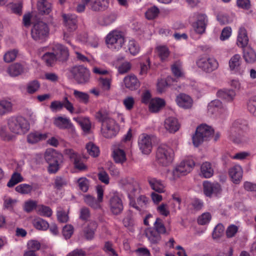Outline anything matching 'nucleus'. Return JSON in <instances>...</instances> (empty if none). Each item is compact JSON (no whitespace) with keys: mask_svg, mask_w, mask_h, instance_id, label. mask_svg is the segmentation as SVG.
<instances>
[{"mask_svg":"<svg viewBox=\"0 0 256 256\" xmlns=\"http://www.w3.org/2000/svg\"><path fill=\"white\" fill-rule=\"evenodd\" d=\"M64 153L73 162L75 168L81 172L88 170V166L82 162L80 156L73 150L66 149Z\"/></svg>","mask_w":256,"mask_h":256,"instance_id":"nucleus-15","label":"nucleus"},{"mask_svg":"<svg viewBox=\"0 0 256 256\" xmlns=\"http://www.w3.org/2000/svg\"><path fill=\"white\" fill-rule=\"evenodd\" d=\"M128 148L124 146L114 144L112 148V156L116 163L123 164L126 160L124 150Z\"/></svg>","mask_w":256,"mask_h":256,"instance_id":"nucleus-21","label":"nucleus"},{"mask_svg":"<svg viewBox=\"0 0 256 256\" xmlns=\"http://www.w3.org/2000/svg\"><path fill=\"white\" fill-rule=\"evenodd\" d=\"M84 200L86 204L94 209H98L101 208V204L92 196L90 194L84 195Z\"/></svg>","mask_w":256,"mask_h":256,"instance_id":"nucleus-51","label":"nucleus"},{"mask_svg":"<svg viewBox=\"0 0 256 256\" xmlns=\"http://www.w3.org/2000/svg\"><path fill=\"white\" fill-rule=\"evenodd\" d=\"M108 205L110 212L114 214H118L123 210V202L120 195L114 192L110 194L108 200Z\"/></svg>","mask_w":256,"mask_h":256,"instance_id":"nucleus-10","label":"nucleus"},{"mask_svg":"<svg viewBox=\"0 0 256 256\" xmlns=\"http://www.w3.org/2000/svg\"><path fill=\"white\" fill-rule=\"evenodd\" d=\"M172 72L173 74L176 78H182L184 76V74L182 68V64L179 62L174 63L171 67Z\"/></svg>","mask_w":256,"mask_h":256,"instance_id":"nucleus-54","label":"nucleus"},{"mask_svg":"<svg viewBox=\"0 0 256 256\" xmlns=\"http://www.w3.org/2000/svg\"><path fill=\"white\" fill-rule=\"evenodd\" d=\"M146 235L151 244H157L161 240L160 234L151 228L146 230Z\"/></svg>","mask_w":256,"mask_h":256,"instance_id":"nucleus-42","label":"nucleus"},{"mask_svg":"<svg viewBox=\"0 0 256 256\" xmlns=\"http://www.w3.org/2000/svg\"><path fill=\"white\" fill-rule=\"evenodd\" d=\"M174 152L172 148L165 144H162L158 148L156 160L158 164L162 166L170 165L174 159Z\"/></svg>","mask_w":256,"mask_h":256,"instance_id":"nucleus-5","label":"nucleus"},{"mask_svg":"<svg viewBox=\"0 0 256 256\" xmlns=\"http://www.w3.org/2000/svg\"><path fill=\"white\" fill-rule=\"evenodd\" d=\"M112 82L111 78H100L99 86L103 91H108L111 88Z\"/></svg>","mask_w":256,"mask_h":256,"instance_id":"nucleus-64","label":"nucleus"},{"mask_svg":"<svg viewBox=\"0 0 256 256\" xmlns=\"http://www.w3.org/2000/svg\"><path fill=\"white\" fill-rule=\"evenodd\" d=\"M124 84L126 88L130 90H135L140 86V82L137 77L132 74H130L124 78Z\"/></svg>","mask_w":256,"mask_h":256,"instance_id":"nucleus-26","label":"nucleus"},{"mask_svg":"<svg viewBox=\"0 0 256 256\" xmlns=\"http://www.w3.org/2000/svg\"><path fill=\"white\" fill-rule=\"evenodd\" d=\"M156 52L162 61L166 60L170 55L169 50L166 46H158L156 48Z\"/></svg>","mask_w":256,"mask_h":256,"instance_id":"nucleus-49","label":"nucleus"},{"mask_svg":"<svg viewBox=\"0 0 256 256\" xmlns=\"http://www.w3.org/2000/svg\"><path fill=\"white\" fill-rule=\"evenodd\" d=\"M74 95L76 98L79 102L84 104H87L89 101L88 94L84 92L74 90Z\"/></svg>","mask_w":256,"mask_h":256,"instance_id":"nucleus-58","label":"nucleus"},{"mask_svg":"<svg viewBox=\"0 0 256 256\" xmlns=\"http://www.w3.org/2000/svg\"><path fill=\"white\" fill-rule=\"evenodd\" d=\"M18 54V50L17 49H11L6 51L3 56V60L6 63H10L14 62Z\"/></svg>","mask_w":256,"mask_h":256,"instance_id":"nucleus-50","label":"nucleus"},{"mask_svg":"<svg viewBox=\"0 0 256 256\" xmlns=\"http://www.w3.org/2000/svg\"><path fill=\"white\" fill-rule=\"evenodd\" d=\"M138 145L143 154H148L152 152V140L149 135L146 134H141L138 138Z\"/></svg>","mask_w":256,"mask_h":256,"instance_id":"nucleus-19","label":"nucleus"},{"mask_svg":"<svg viewBox=\"0 0 256 256\" xmlns=\"http://www.w3.org/2000/svg\"><path fill=\"white\" fill-rule=\"evenodd\" d=\"M64 39L67 42L70 44L73 50H74V53L76 54V57L77 58L78 60L82 62H90V64L92 65H93L94 64H93V62H91V61H89L88 59V58L85 56L84 55H83L79 51H78V48H76V46H74V45L72 44L68 40V38H67V36H66V34H64Z\"/></svg>","mask_w":256,"mask_h":256,"instance_id":"nucleus-53","label":"nucleus"},{"mask_svg":"<svg viewBox=\"0 0 256 256\" xmlns=\"http://www.w3.org/2000/svg\"><path fill=\"white\" fill-rule=\"evenodd\" d=\"M48 133H42L38 132H32L27 136V140L30 144H36L40 141L46 140Z\"/></svg>","mask_w":256,"mask_h":256,"instance_id":"nucleus-37","label":"nucleus"},{"mask_svg":"<svg viewBox=\"0 0 256 256\" xmlns=\"http://www.w3.org/2000/svg\"><path fill=\"white\" fill-rule=\"evenodd\" d=\"M86 148L88 153L92 157L96 158L100 154L99 148L92 142H89L86 144Z\"/></svg>","mask_w":256,"mask_h":256,"instance_id":"nucleus-52","label":"nucleus"},{"mask_svg":"<svg viewBox=\"0 0 256 256\" xmlns=\"http://www.w3.org/2000/svg\"><path fill=\"white\" fill-rule=\"evenodd\" d=\"M228 174L232 181L236 184H238L241 181L243 170L240 165L236 164L231 167L228 170Z\"/></svg>","mask_w":256,"mask_h":256,"instance_id":"nucleus-24","label":"nucleus"},{"mask_svg":"<svg viewBox=\"0 0 256 256\" xmlns=\"http://www.w3.org/2000/svg\"><path fill=\"white\" fill-rule=\"evenodd\" d=\"M36 212L38 214L46 217H50L52 214V211L50 208L44 205H38Z\"/></svg>","mask_w":256,"mask_h":256,"instance_id":"nucleus-59","label":"nucleus"},{"mask_svg":"<svg viewBox=\"0 0 256 256\" xmlns=\"http://www.w3.org/2000/svg\"><path fill=\"white\" fill-rule=\"evenodd\" d=\"M73 120L76 122L81 126L84 132H88L90 130L91 124L88 118L74 117L73 118Z\"/></svg>","mask_w":256,"mask_h":256,"instance_id":"nucleus-47","label":"nucleus"},{"mask_svg":"<svg viewBox=\"0 0 256 256\" xmlns=\"http://www.w3.org/2000/svg\"><path fill=\"white\" fill-rule=\"evenodd\" d=\"M71 72L76 80L79 84H83L88 82L90 77L89 70L82 66H76L74 67Z\"/></svg>","mask_w":256,"mask_h":256,"instance_id":"nucleus-13","label":"nucleus"},{"mask_svg":"<svg viewBox=\"0 0 256 256\" xmlns=\"http://www.w3.org/2000/svg\"><path fill=\"white\" fill-rule=\"evenodd\" d=\"M148 182L151 188L154 192L162 194L166 191V184L164 181L155 178H149Z\"/></svg>","mask_w":256,"mask_h":256,"instance_id":"nucleus-27","label":"nucleus"},{"mask_svg":"<svg viewBox=\"0 0 256 256\" xmlns=\"http://www.w3.org/2000/svg\"><path fill=\"white\" fill-rule=\"evenodd\" d=\"M214 174V170L212 164L208 162H204L200 166V176L205 178L212 177Z\"/></svg>","mask_w":256,"mask_h":256,"instance_id":"nucleus-34","label":"nucleus"},{"mask_svg":"<svg viewBox=\"0 0 256 256\" xmlns=\"http://www.w3.org/2000/svg\"><path fill=\"white\" fill-rule=\"evenodd\" d=\"M212 218V214L210 212H205L198 216L197 218V222L200 225H207L210 222Z\"/></svg>","mask_w":256,"mask_h":256,"instance_id":"nucleus-56","label":"nucleus"},{"mask_svg":"<svg viewBox=\"0 0 256 256\" xmlns=\"http://www.w3.org/2000/svg\"><path fill=\"white\" fill-rule=\"evenodd\" d=\"M44 158L48 163L54 162V160H58V162H62L63 160L62 155L52 148L46 150L44 154Z\"/></svg>","mask_w":256,"mask_h":256,"instance_id":"nucleus-35","label":"nucleus"},{"mask_svg":"<svg viewBox=\"0 0 256 256\" xmlns=\"http://www.w3.org/2000/svg\"><path fill=\"white\" fill-rule=\"evenodd\" d=\"M196 130L200 135L204 136V138L206 140L212 134H214V130L210 126L206 124H202L198 126Z\"/></svg>","mask_w":256,"mask_h":256,"instance_id":"nucleus-46","label":"nucleus"},{"mask_svg":"<svg viewBox=\"0 0 256 256\" xmlns=\"http://www.w3.org/2000/svg\"><path fill=\"white\" fill-rule=\"evenodd\" d=\"M242 60L240 54H235L229 60V70L232 74L242 75L244 70L242 66Z\"/></svg>","mask_w":256,"mask_h":256,"instance_id":"nucleus-17","label":"nucleus"},{"mask_svg":"<svg viewBox=\"0 0 256 256\" xmlns=\"http://www.w3.org/2000/svg\"><path fill=\"white\" fill-rule=\"evenodd\" d=\"M23 181V178L20 174L18 172H14L7 184V186L9 188H11L16 184H17Z\"/></svg>","mask_w":256,"mask_h":256,"instance_id":"nucleus-61","label":"nucleus"},{"mask_svg":"<svg viewBox=\"0 0 256 256\" xmlns=\"http://www.w3.org/2000/svg\"><path fill=\"white\" fill-rule=\"evenodd\" d=\"M62 16L65 26L70 31L76 28V18L75 15L63 14Z\"/></svg>","mask_w":256,"mask_h":256,"instance_id":"nucleus-38","label":"nucleus"},{"mask_svg":"<svg viewBox=\"0 0 256 256\" xmlns=\"http://www.w3.org/2000/svg\"><path fill=\"white\" fill-rule=\"evenodd\" d=\"M208 20L207 16L203 14H200L196 16V20L192 24V30L191 36L194 38V34L202 35L206 32Z\"/></svg>","mask_w":256,"mask_h":256,"instance_id":"nucleus-9","label":"nucleus"},{"mask_svg":"<svg viewBox=\"0 0 256 256\" xmlns=\"http://www.w3.org/2000/svg\"><path fill=\"white\" fill-rule=\"evenodd\" d=\"M64 108L70 114L74 113V104L68 100L67 97H64L62 102L58 100H54L51 102L50 108L52 112H58Z\"/></svg>","mask_w":256,"mask_h":256,"instance_id":"nucleus-18","label":"nucleus"},{"mask_svg":"<svg viewBox=\"0 0 256 256\" xmlns=\"http://www.w3.org/2000/svg\"><path fill=\"white\" fill-rule=\"evenodd\" d=\"M12 104L8 100L2 99L0 100V116L12 112Z\"/></svg>","mask_w":256,"mask_h":256,"instance_id":"nucleus-44","label":"nucleus"},{"mask_svg":"<svg viewBox=\"0 0 256 256\" xmlns=\"http://www.w3.org/2000/svg\"><path fill=\"white\" fill-rule=\"evenodd\" d=\"M126 42L124 34L118 30L110 32L105 38V42L107 47L114 52L120 50L124 46Z\"/></svg>","mask_w":256,"mask_h":256,"instance_id":"nucleus-3","label":"nucleus"},{"mask_svg":"<svg viewBox=\"0 0 256 256\" xmlns=\"http://www.w3.org/2000/svg\"><path fill=\"white\" fill-rule=\"evenodd\" d=\"M194 166L195 162L192 156L184 158L172 170L170 180L174 182L181 176L187 175L192 170Z\"/></svg>","mask_w":256,"mask_h":256,"instance_id":"nucleus-2","label":"nucleus"},{"mask_svg":"<svg viewBox=\"0 0 256 256\" xmlns=\"http://www.w3.org/2000/svg\"><path fill=\"white\" fill-rule=\"evenodd\" d=\"M226 109L218 100H212L207 106V113L209 115L220 117L226 113Z\"/></svg>","mask_w":256,"mask_h":256,"instance_id":"nucleus-14","label":"nucleus"},{"mask_svg":"<svg viewBox=\"0 0 256 256\" xmlns=\"http://www.w3.org/2000/svg\"><path fill=\"white\" fill-rule=\"evenodd\" d=\"M84 2L89 3L90 8L93 11L104 10L108 6V0H84Z\"/></svg>","mask_w":256,"mask_h":256,"instance_id":"nucleus-28","label":"nucleus"},{"mask_svg":"<svg viewBox=\"0 0 256 256\" xmlns=\"http://www.w3.org/2000/svg\"><path fill=\"white\" fill-rule=\"evenodd\" d=\"M134 196L130 198V205L138 210L140 211L142 208H146L149 202V198L145 196H140L137 198L136 202L133 200Z\"/></svg>","mask_w":256,"mask_h":256,"instance_id":"nucleus-30","label":"nucleus"},{"mask_svg":"<svg viewBox=\"0 0 256 256\" xmlns=\"http://www.w3.org/2000/svg\"><path fill=\"white\" fill-rule=\"evenodd\" d=\"M74 182L77 185L80 190L86 192L89 188L90 182L85 177H81L74 179Z\"/></svg>","mask_w":256,"mask_h":256,"instance_id":"nucleus-48","label":"nucleus"},{"mask_svg":"<svg viewBox=\"0 0 256 256\" xmlns=\"http://www.w3.org/2000/svg\"><path fill=\"white\" fill-rule=\"evenodd\" d=\"M176 102L180 108L184 110L192 108L194 104V100L192 97L183 93L177 96Z\"/></svg>","mask_w":256,"mask_h":256,"instance_id":"nucleus-22","label":"nucleus"},{"mask_svg":"<svg viewBox=\"0 0 256 256\" xmlns=\"http://www.w3.org/2000/svg\"><path fill=\"white\" fill-rule=\"evenodd\" d=\"M97 227L96 224L92 222L84 230V235L88 240H91L94 236V231Z\"/></svg>","mask_w":256,"mask_h":256,"instance_id":"nucleus-57","label":"nucleus"},{"mask_svg":"<svg viewBox=\"0 0 256 256\" xmlns=\"http://www.w3.org/2000/svg\"><path fill=\"white\" fill-rule=\"evenodd\" d=\"M246 127V126L239 124L238 122H235L232 130L234 132V136L232 138V141L238 144H244L248 142V138L246 136L242 134V130Z\"/></svg>","mask_w":256,"mask_h":256,"instance_id":"nucleus-16","label":"nucleus"},{"mask_svg":"<svg viewBox=\"0 0 256 256\" xmlns=\"http://www.w3.org/2000/svg\"><path fill=\"white\" fill-rule=\"evenodd\" d=\"M54 124L61 129H69L72 132H75V128L69 118L65 117L58 116L54 119Z\"/></svg>","mask_w":256,"mask_h":256,"instance_id":"nucleus-23","label":"nucleus"},{"mask_svg":"<svg viewBox=\"0 0 256 256\" xmlns=\"http://www.w3.org/2000/svg\"><path fill=\"white\" fill-rule=\"evenodd\" d=\"M15 190L16 192L20 194H26L32 192V187L30 184H22L16 186Z\"/></svg>","mask_w":256,"mask_h":256,"instance_id":"nucleus-63","label":"nucleus"},{"mask_svg":"<svg viewBox=\"0 0 256 256\" xmlns=\"http://www.w3.org/2000/svg\"><path fill=\"white\" fill-rule=\"evenodd\" d=\"M164 127L168 132L174 134L179 130L180 124L176 118L170 116L165 120Z\"/></svg>","mask_w":256,"mask_h":256,"instance_id":"nucleus-25","label":"nucleus"},{"mask_svg":"<svg viewBox=\"0 0 256 256\" xmlns=\"http://www.w3.org/2000/svg\"><path fill=\"white\" fill-rule=\"evenodd\" d=\"M171 198L172 200H168V202L170 204L172 214H175L178 210L180 209L182 198L180 194L177 192L172 194Z\"/></svg>","mask_w":256,"mask_h":256,"instance_id":"nucleus-31","label":"nucleus"},{"mask_svg":"<svg viewBox=\"0 0 256 256\" xmlns=\"http://www.w3.org/2000/svg\"><path fill=\"white\" fill-rule=\"evenodd\" d=\"M37 8L39 14H48L52 10V6L49 0H38Z\"/></svg>","mask_w":256,"mask_h":256,"instance_id":"nucleus-33","label":"nucleus"},{"mask_svg":"<svg viewBox=\"0 0 256 256\" xmlns=\"http://www.w3.org/2000/svg\"><path fill=\"white\" fill-rule=\"evenodd\" d=\"M14 138V136L7 130L6 126H5L0 127V138L6 142L12 140Z\"/></svg>","mask_w":256,"mask_h":256,"instance_id":"nucleus-55","label":"nucleus"},{"mask_svg":"<svg viewBox=\"0 0 256 256\" xmlns=\"http://www.w3.org/2000/svg\"><path fill=\"white\" fill-rule=\"evenodd\" d=\"M166 105L165 100L161 98H155L151 100L148 108L152 112H157Z\"/></svg>","mask_w":256,"mask_h":256,"instance_id":"nucleus-36","label":"nucleus"},{"mask_svg":"<svg viewBox=\"0 0 256 256\" xmlns=\"http://www.w3.org/2000/svg\"><path fill=\"white\" fill-rule=\"evenodd\" d=\"M247 28L246 25L244 24L240 26L238 29L236 44L238 48H244L249 42Z\"/></svg>","mask_w":256,"mask_h":256,"instance_id":"nucleus-20","label":"nucleus"},{"mask_svg":"<svg viewBox=\"0 0 256 256\" xmlns=\"http://www.w3.org/2000/svg\"><path fill=\"white\" fill-rule=\"evenodd\" d=\"M154 230L160 234H165L166 233V228L163 223L162 218H157L154 222Z\"/></svg>","mask_w":256,"mask_h":256,"instance_id":"nucleus-60","label":"nucleus"},{"mask_svg":"<svg viewBox=\"0 0 256 256\" xmlns=\"http://www.w3.org/2000/svg\"><path fill=\"white\" fill-rule=\"evenodd\" d=\"M34 226L37 230L42 231L46 230L50 227L48 222L39 217H36L32 220Z\"/></svg>","mask_w":256,"mask_h":256,"instance_id":"nucleus-43","label":"nucleus"},{"mask_svg":"<svg viewBox=\"0 0 256 256\" xmlns=\"http://www.w3.org/2000/svg\"><path fill=\"white\" fill-rule=\"evenodd\" d=\"M202 187L204 194L208 197L218 196L222 192L221 186L217 182L205 180L202 183Z\"/></svg>","mask_w":256,"mask_h":256,"instance_id":"nucleus-12","label":"nucleus"},{"mask_svg":"<svg viewBox=\"0 0 256 256\" xmlns=\"http://www.w3.org/2000/svg\"><path fill=\"white\" fill-rule=\"evenodd\" d=\"M243 49V58L246 63L253 64L256 62V52L251 47H246Z\"/></svg>","mask_w":256,"mask_h":256,"instance_id":"nucleus-40","label":"nucleus"},{"mask_svg":"<svg viewBox=\"0 0 256 256\" xmlns=\"http://www.w3.org/2000/svg\"><path fill=\"white\" fill-rule=\"evenodd\" d=\"M40 88V82L36 80H34L28 83L26 90L28 94H32L38 91Z\"/></svg>","mask_w":256,"mask_h":256,"instance_id":"nucleus-62","label":"nucleus"},{"mask_svg":"<svg viewBox=\"0 0 256 256\" xmlns=\"http://www.w3.org/2000/svg\"><path fill=\"white\" fill-rule=\"evenodd\" d=\"M120 131V126L116 122L110 118L104 120L101 126V134L107 138L116 136Z\"/></svg>","mask_w":256,"mask_h":256,"instance_id":"nucleus-6","label":"nucleus"},{"mask_svg":"<svg viewBox=\"0 0 256 256\" xmlns=\"http://www.w3.org/2000/svg\"><path fill=\"white\" fill-rule=\"evenodd\" d=\"M7 124L10 131L16 134H23L30 130L28 121L21 116H11L7 119Z\"/></svg>","mask_w":256,"mask_h":256,"instance_id":"nucleus-4","label":"nucleus"},{"mask_svg":"<svg viewBox=\"0 0 256 256\" xmlns=\"http://www.w3.org/2000/svg\"><path fill=\"white\" fill-rule=\"evenodd\" d=\"M156 211L160 216L164 217H168L170 214H172L169 203H160V204L157 206L156 208Z\"/></svg>","mask_w":256,"mask_h":256,"instance_id":"nucleus-45","label":"nucleus"},{"mask_svg":"<svg viewBox=\"0 0 256 256\" xmlns=\"http://www.w3.org/2000/svg\"><path fill=\"white\" fill-rule=\"evenodd\" d=\"M52 52H46L42 56V59L47 66H52L57 60H66L69 56V52L64 46L56 44L50 46Z\"/></svg>","mask_w":256,"mask_h":256,"instance_id":"nucleus-1","label":"nucleus"},{"mask_svg":"<svg viewBox=\"0 0 256 256\" xmlns=\"http://www.w3.org/2000/svg\"><path fill=\"white\" fill-rule=\"evenodd\" d=\"M140 51V46L138 42L134 39L128 40L126 46V52L132 56H136Z\"/></svg>","mask_w":256,"mask_h":256,"instance_id":"nucleus-39","label":"nucleus"},{"mask_svg":"<svg viewBox=\"0 0 256 256\" xmlns=\"http://www.w3.org/2000/svg\"><path fill=\"white\" fill-rule=\"evenodd\" d=\"M196 64L198 68L208 73L216 70L219 66L216 58L206 56L199 57L196 60Z\"/></svg>","mask_w":256,"mask_h":256,"instance_id":"nucleus-8","label":"nucleus"},{"mask_svg":"<svg viewBox=\"0 0 256 256\" xmlns=\"http://www.w3.org/2000/svg\"><path fill=\"white\" fill-rule=\"evenodd\" d=\"M28 70V68L26 64H22L16 62L8 67V72L12 76H16L26 72Z\"/></svg>","mask_w":256,"mask_h":256,"instance_id":"nucleus-29","label":"nucleus"},{"mask_svg":"<svg viewBox=\"0 0 256 256\" xmlns=\"http://www.w3.org/2000/svg\"><path fill=\"white\" fill-rule=\"evenodd\" d=\"M174 79L171 76H168L166 79L159 78L158 80L156 90L158 94H162L166 92L167 88L172 84H173Z\"/></svg>","mask_w":256,"mask_h":256,"instance_id":"nucleus-32","label":"nucleus"},{"mask_svg":"<svg viewBox=\"0 0 256 256\" xmlns=\"http://www.w3.org/2000/svg\"><path fill=\"white\" fill-rule=\"evenodd\" d=\"M120 184L127 191L129 198H131V197L138 193V184L132 178H123L120 180Z\"/></svg>","mask_w":256,"mask_h":256,"instance_id":"nucleus-11","label":"nucleus"},{"mask_svg":"<svg viewBox=\"0 0 256 256\" xmlns=\"http://www.w3.org/2000/svg\"><path fill=\"white\" fill-rule=\"evenodd\" d=\"M50 28L46 24L38 22L34 24L31 30L32 38L36 41L43 42L48 38Z\"/></svg>","mask_w":256,"mask_h":256,"instance_id":"nucleus-7","label":"nucleus"},{"mask_svg":"<svg viewBox=\"0 0 256 256\" xmlns=\"http://www.w3.org/2000/svg\"><path fill=\"white\" fill-rule=\"evenodd\" d=\"M218 97L225 100L228 102H231L234 100L236 96V92L233 90H220L216 93Z\"/></svg>","mask_w":256,"mask_h":256,"instance_id":"nucleus-41","label":"nucleus"}]
</instances>
